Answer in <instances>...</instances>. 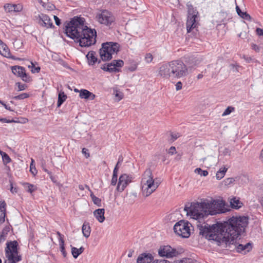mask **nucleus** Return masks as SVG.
<instances>
[{
	"instance_id": "18",
	"label": "nucleus",
	"mask_w": 263,
	"mask_h": 263,
	"mask_svg": "<svg viewBox=\"0 0 263 263\" xmlns=\"http://www.w3.org/2000/svg\"><path fill=\"white\" fill-rule=\"evenodd\" d=\"M153 260L154 257L152 254L143 253L138 257L137 263H151Z\"/></svg>"
},
{
	"instance_id": "45",
	"label": "nucleus",
	"mask_w": 263,
	"mask_h": 263,
	"mask_svg": "<svg viewBox=\"0 0 263 263\" xmlns=\"http://www.w3.org/2000/svg\"><path fill=\"white\" fill-rule=\"evenodd\" d=\"M230 69L234 72H238L240 66L237 64H231L229 65Z\"/></svg>"
},
{
	"instance_id": "53",
	"label": "nucleus",
	"mask_w": 263,
	"mask_h": 263,
	"mask_svg": "<svg viewBox=\"0 0 263 263\" xmlns=\"http://www.w3.org/2000/svg\"><path fill=\"white\" fill-rule=\"evenodd\" d=\"M10 191H11V192L13 194L16 193L17 192V190H18L17 187L16 186H13V182L12 181H10Z\"/></svg>"
},
{
	"instance_id": "46",
	"label": "nucleus",
	"mask_w": 263,
	"mask_h": 263,
	"mask_svg": "<svg viewBox=\"0 0 263 263\" xmlns=\"http://www.w3.org/2000/svg\"><path fill=\"white\" fill-rule=\"evenodd\" d=\"M153 59V56L150 53H147L146 54L145 56V60L146 63H151Z\"/></svg>"
},
{
	"instance_id": "57",
	"label": "nucleus",
	"mask_w": 263,
	"mask_h": 263,
	"mask_svg": "<svg viewBox=\"0 0 263 263\" xmlns=\"http://www.w3.org/2000/svg\"><path fill=\"white\" fill-rule=\"evenodd\" d=\"M115 96L118 98V101L121 100L123 98V93L120 91H117Z\"/></svg>"
},
{
	"instance_id": "23",
	"label": "nucleus",
	"mask_w": 263,
	"mask_h": 263,
	"mask_svg": "<svg viewBox=\"0 0 263 263\" xmlns=\"http://www.w3.org/2000/svg\"><path fill=\"white\" fill-rule=\"evenodd\" d=\"M79 97L81 99L93 100L95 98L96 96L89 91L83 89L80 90Z\"/></svg>"
},
{
	"instance_id": "14",
	"label": "nucleus",
	"mask_w": 263,
	"mask_h": 263,
	"mask_svg": "<svg viewBox=\"0 0 263 263\" xmlns=\"http://www.w3.org/2000/svg\"><path fill=\"white\" fill-rule=\"evenodd\" d=\"M133 179V176L131 175L122 174L119 179L117 190L119 192H122L126 187L132 182Z\"/></svg>"
},
{
	"instance_id": "41",
	"label": "nucleus",
	"mask_w": 263,
	"mask_h": 263,
	"mask_svg": "<svg viewBox=\"0 0 263 263\" xmlns=\"http://www.w3.org/2000/svg\"><path fill=\"white\" fill-rule=\"evenodd\" d=\"M21 78L23 81L27 83L30 82L32 80L31 78L26 72V71L24 72Z\"/></svg>"
},
{
	"instance_id": "38",
	"label": "nucleus",
	"mask_w": 263,
	"mask_h": 263,
	"mask_svg": "<svg viewBox=\"0 0 263 263\" xmlns=\"http://www.w3.org/2000/svg\"><path fill=\"white\" fill-rule=\"evenodd\" d=\"M180 136L179 133H172L170 135V138H168V140L170 143H172Z\"/></svg>"
},
{
	"instance_id": "51",
	"label": "nucleus",
	"mask_w": 263,
	"mask_h": 263,
	"mask_svg": "<svg viewBox=\"0 0 263 263\" xmlns=\"http://www.w3.org/2000/svg\"><path fill=\"white\" fill-rule=\"evenodd\" d=\"M123 161V157L122 156H120L118 158V162L115 167V168H117V172H118L119 166L121 165Z\"/></svg>"
},
{
	"instance_id": "21",
	"label": "nucleus",
	"mask_w": 263,
	"mask_h": 263,
	"mask_svg": "<svg viewBox=\"0 0 263 263\" xmlns=\"http://www.w3.org/2000/svg\"><path fill=\"white\" fill-rule=\"evenodd\" d=\"M4 9L8 12H20L23 9L21 5L7 4L4 6Z\"/></svg>"
},
{
	"instance_id": "60",
	"label": "nucleus",
	"mask_w": 263,
	"mask_h": 263,
	"mask_svg": "<svg viewBox=\"0 0 263 263\" xmlns=\"http://www.w3.org/2000/svg\"><path fill=\"white\" fill-rule=\"evenodd\" d=\"M55 23L57 26H59L61 24V20L56 15L53 16Z\"/></svg>"
},
{
	"instance_id": "26",
	"label": "nucleus",
	"mask_w": 263,
	"mask_h": 263,
	"mask_svg": "<svg viewBox=\"0 0 263 263\" xmlns=\"http://www.w3.org/2000/svg\"><path fill=\"white\" fill-rule=\"evenodd\" d=\"M96 52L93 51H89L86 55L89 65H93L98 61V59L96 57Z\"/></svg>"
},
{
	"instance_id": "19",
	"label": "nucleus",
	"mask_w": 263,
	"mask_h": 263,
	"mask_svg": "<svg viewBox=\"0 0 263 263\" xmlns=\"http://www.w3.org/2000/svg\"><path fill=\"white\" fill-rule=\"evenodd\" d=\"M5 256L6 259L5 260L4 263H17L22 260V256L20 255L16 256L11 253H6Z\"/></svg>"
},
{
	"instance_id": "62",
	"label": "nucleus",
	"mask_w": 263,
	"mask_h": 263,
	"mask_svg": "<svg viewBox=\"0 0 263 263\" xmlns=\"http://www.w3.org/2000/svg\"><path fill=\"white\" fill-rule=\"evenodd\" d=\"M256 34L259 36L263 35V29H261L259 28H257L256 29Z\"/></svg>"
},
{
	"instance_id": "8",
	"label": "nucleus",
	"mask_w": 263,
	"mask_h": 263,
	"mask_svg": "<svg viewBox=\"0 0 263 263\" xmlns=\"http://www.w3.org/2000/svg\"><path fill=\"white\" fill-rule=\"evenodd\" d=\"M204 206L207 215H214L217 214L224 213L228 210L224 208V202L219 200H204Z\"/></svg>"
},
{
	"instance_id": "48",
	"label": "nucleus",
	"mask_w": 263,
	"mask_h": 263,
	"mask_svg": "<svg viewBox=\"0 0 263 263\" xmlns=\"http://www.w3.org/2000/svg\"><path fill=\"white\" fill-rule=\"evenodd\" d=\"M235 181V179L233 177L228 178L224 180L226 185H229Z\"/></svg>"
},
{
	"instance_id": "9",
	"label": "nucleus",
	"mask_w": 263,
	"mask_h": 263,
	"mask_svg": "<svg viewBox=\"0 0 263 263\" xmlns=\"http://www.w3.org/2000/svg\"><path fill=\"white\" fill-rule=\"evenodd\" d=\"M187 7V20L186 23L187 33H190L194 30L197 25L196 18L198 14V12L190 2L186 4Z\"/></svg>"
},
{
	"instance_id": "28",
	"label": "nucleus",
	"mask_w": 263,
	"mask_h": 263,
	"mask_svg": "<svg viewBox=\"0 0 263 263\" xmlns=\"http://www.w3.org/2000/svg\"><path fill=\"white\" fill-rule=\"evenodd\" d=\"M230 202L231 208L235 209H238L243 205L242 203L239 200V199L236 197H233L231 199Z\"/></svg>"
},
{
	"instance_id": "58",
	"label": "nucleus",
	"mask_w": 263,
	"mask_h": 263,
	"mask_svg": "<svg viewBox=\"0 0 263 263\" xmlns=\"http://www.w3.org/2000/svg\"><path fill=\"white\" fill-rule=\"evenodd\" d=\"M82 152L83 154H84V155L86 158H88V157H89L90 155H89V153H88V150L87 148H83L82 149Z\"/></svg>"
},
{
	"instance_id": "49",
	"label": "nucleus",
	"mask_w": 263,
	"mask_h": 263,
	"mask_svg": "<svg viewBox=\"0 0 263 263\" xmlns=\"http://www.w3.org/2000/svg\"><path fill=\"white\" fill-rule=\"evenodd\" d=\"M243 58L246 61V62L248 63H254L256 61L255 59L246 55H243Z\"/></svg>"
},
{
	"instance_id": "33",
	"label": "nucleus",
	"mask_w": 263,
	"mask_h": 263,
	"mask_svg": "<svg viewBox=\"0 0 263 263\" xmlns=\"http://www.w3.org/2000/svg\"><path fill=\"white\" fill-rule=\"evenodd\" d=\"M84 248L83 247L78 249L76 247H71V253L74 258H77L81 253L83 252Z\"/></svg>"
},
{
	"instance_id": "55",
	"label": "nucleus",
	"mask_w": 263,
	"mask_h": 263,
	"mask_svg": "<svg viewBox=\"0 0 263 263\" xmlns=\"http://www.w3.org/2000/svg\"><path fill=\"white\" fill-rule=\"evenodd\" d=\"M168 153L171 155L176 153V147L175 146H171L168 150Z\"/></svg>"
},
{
	"instance_id": "20",
	"label": "nucleus",
	"mask_w": 263,
	"mask_h": 263,
	"mask_svg": "<svg viewBox=\"0 0 263 263\" xmlns=\"http://www.w3.org/2000/svg\"><path fill=\"white\" fill-rule=\"evenodd\" d=\"M235 249L238 253H241L244 251V253L246 254L249 252L252 249V243L248 242L245 245L242 244L236 245Z\"/></svg>"
},
{
	"instance_id": "61",
	"label": "nucleus",
	"mask_w": 263,
	"mask_h": 263,
	"mask_svg": "<svg viewBox=\"0 0 263 263\" xmlns=\"http://www.w3.org/2000/svg\"><path fill=\"white\" fill-rule=\"evenodd\" d=\"M57 234L58 236L59 243H61V240L62 241H64V239H63L64 236L62 234H61L59 231H58L57 232Z\"/></svg>"
},
{
	"instance_id": "30",
	"label": "nucleus",
	"mask_w": 263,
	"mask_h": 263,
	"mask_svg": "<svg viewBox=\"0 0 263 263\" xmlns=\"http://www.w3.org/2000/svg\"><path fill=\"white\" fill-rule=\"evenodd\" d=\"M67 98V96L65 94L64 92L61 90L58 95L57 107H60L61 105L66 101Z\"/></svg>"
},
{
	"instance_id": "34",
	"label": "nucleus",
	"mask_w": 263,
	"mask_h": 263,
	"mask_svg": "<svg viewBox=\"0 0 263 263\" xmlns=\"http://www.w3.org/2000/svg\"><path fill=\"white\" fill-rule=\"evenodd\" d=\"M23 185L25 190L30 193H33L36 190V187L35 186L29 183H24Z\"/></svg>"
},
{
	"instance_id": "52",
	"label": "nucleus",
	"mask_w": 263,
	"mask_h": 263,
	"mask_svg": "<svg viewBox=\"0 0 263 263\" xmlns=\"http://www.w3.org/2000/svg\"><path fill=\"white\" fill-rule=\"evenodd\" d=\"M33 160L32 159V162L30 164V171L31 172V173L33 175H35L37 173V170L35 168V166H33Z\"/></svg>"
},
{
	"instance_id": "44",
	"label": "nucleus",
	"mask_w": 263,
	"mask_h": 263,
	"mask_svg": "<svg viewBox=\"0 0 263 263\" xmlns=\"http://www.w3.org/2000/svg\"><path fill=\"white\" fill-rule=\"evenodd\" d=\"M2 157L4 163H9L10 162L11 160L8 155L6 153H3Z\"/></svg>"
},
{
	"instance_id": "16",
	"label": "nucleus",
	"mask_w": 263,
	"mask_h": 263,
	"mask_svg": "<svg viewBox=\"0 0 263 263\" xmlns=\"http://www.w3.org/2000/svg\"><path fill=\"white\" fill-rule=\"evenodd\" d=\"M18 242L16 240L7 241L6 243V247L5 249L6 253H9V254H12L15 255H18Z\"/></svg>"
},
{
	"instance_id": "40",
	"label": "nucleus",
	"mask_w": 263,
	"mask_h": 263,
	"mask_svg": "<svg viewBox=\"0 0 263 263\" xmlns=\"http://www.w3.org/2000/svg\"><path fill=\"white\" fill-rule=\"evenodd\" d=\"M195 172L200 175L201 176H206L208 175V172L207 171L202 170L200 168H196Z\"/></svg>"
},
{
	"instance_id": "27",
	"label": "nucleus",
	"mask_w": 263,
	"mask_h": 263,
	"mask_svg": "<svg viewBox=\"0 0 263 263\" xmlns=\"http://www.w3.org/2000/svg\"><path fill=\"white\" fill-rule=\"evenodd\" d=\"M6 204L4 201L0 202V223L5 221Z\"/></svg>"
},
{
	"instance_id": "25",
	"label": "nucleus",
	"mask_w": 263,
	"mask_h": 263,
	"mask_svg": "<svg viewBox=\"0 0 263 263\" xmlns=\"http://www.w3.org/2000/svg\"><path fill=\"white\" fill-rule=\"evenodd\" d=\"M12 73L15 76L21 77L24 72H25V68L20 66H14L11 67Z\"/></svg>"
},
{
	"instance_id": "24",
	"label": "nucleus",
	"mask_w": 263,
	"mask_h": 263,
	"mask_svg": "<svg viewBox=\"0 0 263 263\" xmlns=\"http://www.w3.org/2000/svg\"><path fill=\"white\" fill-rule=\"evenodd\" d=\"M104 213L105 210L104 209H99L93 212L94 216L100 222H103L104 221Z\"/></svg>"
},
{
	"instance_id": "63",
	"label": "nucleus",
	"mask_w": 263,
	"mask_h": 263,
	"mask_svg": "<svg viewBox=\"0 0 263 263\" xmlns=\"http://www.w3.org/2000/svg\"><path fill=\"white\" fill-rule=\"evenodd\" d=\"M251 47L252 49L255 50L256 52H259V47L255 44H251Z\"/></svg>"
},
{
	"instance_id": "3",
	"label": "nucleus",
	"mask_w": 263,
	"mask_h": 263,
	"mask_svg": "<svg viewBox=\"0 0 263 263\" xmlns=\"http://www.w3.org/2000/svg\"><path fill=\"white\" fill-rule=\"evenodd\" d=\"M188 74L186 65L180 60L172 61L162 65L159 69V74L163 78H180Z\"/></svg>"
},
{
	"instance_id": "37",
	"label": "nucleus",
	"mask_w": 263,
	"mask_h": 263,
	"mask_svg": "<svg viewBox=\"0 0 263 263\" xmlns=\"http://www.w3.org/2000/svg\"><path fill=\"white\" fill-rule=\"evenodd\" d=\"M118 180V172L117 168H114L113 171V174L111 180V184L112 185H115L117 184Z\"/></svg>"
},
{
	"instance_id": "36",
	"label": "nucleus",
	"mask_w": 263,
	"mask_h": 263,
	"mask_svg": "<svg viewBox=\"0 0 263 263\" xmlns=\"http://www.w3.org/2000/svg\"><path fill=\"white\" fill-rule=\"evenodd\" d=\"M228 168L226 167L221 168L218 171L216 174V177L217 179L220 180L222 179L225 175L226 172H227Z\"/></svg>"
},
{
	"instance_id": "6",
	"label": "nucleus",
	"mask_w": 263,
	"mask_h": 263,
	"mask_svg": "<svg viewBox=\"0 0 263 263\" xmlns=\"http://www.w3.org/2000/svg\"><path fill=\"white\" fill-rule=\"evenodd\" d=\"M120 45L116 42H106L102 44L99 50L100 57L102 61H108L112 58V54L119 51Z\"/></svg>"
},
{
	"instance_id": "35",
	"label": "nucleus",
	"mask_w": 263,
	"mask_h": 263,
	"mask_svg": "<svg viewBox=\"0 0 263 263\" xmlns=\"http://www.w3.org/2000/svg\"><path fill=\"white\" fill-rule=\"evenodd\" d=\"M10 231V228L8 227H6L3 229L1 234L0 235V243L4 241L7 237L8 233Z\"/></svg>"
},
{
	"instance_id": "10",
	"label": "nucleus",
	"mask_w": 263,
	"mask_h": 263,
	"mask_svg": "<svg viewBox=\"0 0 263 263\" xmlns=\"http://www.w3.org/2000/svg\"><path fill=\"white\" fill-rule=\"evenodd\" d=\"M184 252V249L181 247L173 248L170 246H161L158 250V254L161 257L173 258L178 256Z\"/></svg>"
},
{
	"instance_id": "42",
	"label": "nucleus",
	"mask_w": 263,
	"mask_h": 263,
	"mask_svg": "<svg viewBox=\"0 0 263 263\" xmlns=\"http://www.w3.org/2000/svg\"><path fill=\"white\" fill-rule=\"evenodd\" d=\"M235 108L232 106H228L222 113V116H226L230 114L232 112L234 111Z\"/></svg>"
},
{
	"instance_id": "2",
	"label": "nucleus",
	"mask_w": 263,
	"mask_h": 263,
	"mask_svg": "<svg viewBox=\"0 0 263 263\" xmlns=\"http://www.w3.org/2000/svg\"><path fill=\"white\" fill-rule=\"evenodd\" d=\"M248 224L247 217H232L228 221L219 223L220 235L213 234V238L221 240L222 244L233 245L235 239L245 232Z\"/></svg>"
},
{
	"instance_id": "29",
	"label": "nucleus",
	"mask_w": 263,
	"mask_h": 263,
	"mask_svg": "<svg viewBox=\"0 0 263 263\" xmlns=\"http://www.w3.org/2000/svg\"><path fill=\"white\" fill-rule=\"evenodd\" d=\"M82 231L83 236L86 238H88L90 236L91 228L88 222H85L83 223L82 228Z\"/></svg>"
},
{
	"instance_id": "39",
	"label": "nucleus",
	"mask_w": 263,
	"mask_h": 263,
	"mask_svg": "<svg viewBox=\"0 0 263 263\" xmlns=\"http://www.w3.org/2000/svg\"><path fill=\"white\" fill-rule=\"evenodd\" d=\"M29 97V95L28 93H21V94H20L19 95H17V96L13 97V99L15 100H23L24 99L28 98Z\"/></svg>"
},
{
	"instance_id": "1",
	"label": "nucleus",
	"mask_w": 263,
	"mask_h": 263,
	"mask_svg": "<svg viewBox=\"0 0 263 263\" xmlns=\"http://www.w3.org/2000/svg\"><path fill=\"white\" fill-rule=\"evenodd\" d=\"M85 20L80 16H74L70 21L64 24L65 33L79 43L82 47H88L96 44L97 31L85 25Z\"/></svg>"
},
{
	"instance_id": "4",
	"label": "nucleus",
	"mask_w": 263,
	"mask_h": 263,
	"mask_svg": "<svg viewBox=\"0 0 263 263\" xmlns=\"http://www.w3.org/2000/svg\"><path fill=\"white\" fill-rule=\"evenodd\" d=\"M204 204V201L200 203H188L185 205L184 210L186 212V214L190 215L192 218L199 220L208 216Z\"/></svg>"
},
{
	"instance_id": "31",
	"label": "nucleus",
	"mask_w": 263,
	"mask_h": 263,
	"mask_svg": "<svg viewBox=\"0 0 263 263\" xmlns=\"http://www.w3.org/2000/svg\"><path fill=\"white\" fill-rule=\"evenodd\" d=\"M86 187L90 192V197L93 202V203L98 206H101V200L97 197L92 193V192L90 190L89 187L87 185H85Z\"/></svg>"
},
{
	"instance_id": "12",
	"label": "nucleus",
	"mask_w": 263,
	"mask_h": 263,
	"mask_svg": "<svg viewBox=\"0 0 263 263\" xmlns=\"http://www.w3.org/2000/svg\"><path fill=\"white\" fill-rule=\"evenodd\" d=\"M97 20L101 24L109 26L115 21L112 13L106 10H102L96 16Z\"/></svg>"
},
{
	"instance_id": "17",
	"label": "nucleus",
	"mask_w": 263,
	"mask_h": 263,
	"mask_svg": "<svg viewBox=\"0 0 263 263\" xmlns=\"http://www.w3.org/2000/svg\"><path fill=\"white\" fill-rule=\"evenodd\" d=\"M39 23L42 26L46 27L47 28L54 27L52 21L47 15L42 13L39 15Z\"/></svg>"
},
{
	"instance_id": "59",
	"label": "nucleus",
	"mask_w": 263,
	"mask_h": 263,
	"mask_svg": "<svg viewBox=\"0 0 263 263\" xmlns=\"http://www.w3.org/2000/svg\"><path fill=\"white\" fill-rule=\"evenodd\" d=\"M0 103L7 110L10 111H12V110L11 109V107L7 105L6 103H4V101L0 100Z\"/></svg>"
},
{
	"instance_id": "22",
	"label": "nucleus",
	"mask_w": 263,
	"mask_h": 263,
	"mask_svg": "<svg viewBox=\"0 0 263 263\" xmlns=\"http://www.w3.org/2000/svg\"><path fill=\"white\" fill-rule=\"evenodd\" d=\"M0 53L2 55L6 58L13 60L16 59L14 56H11L9 48L3 42L0 45Z\"/></svg>"
},
{
	"instance_id": "54",
	"label": "nucleus",
	"mask_w": 263,
	"mask_h": 263,
	"mask_svg": "<svg viewBox=\"0 0 263 263\" xmlns=\"http://www.w3.org/2000/svg\"><path fill=\"white\" fill-rule=\"evenodd\" d=\"M0 121L3 123H12V122H18V121L14 120V119H7L6 118H0Z\"/></svg>"
},
{
	"instance_id": "15",
	"label": "nucleus",
	"mask_w": 263,
	"mask_h": 263,
	"mask_svg": "<svg viewBox=\"0 0 263 263\" xmlns=\"http://www.w3.org/2000/svg\"><path fill=\"white\" fill-rule=\"evenodd\" d=\"M184 61L189 67H193L201 62L202 58L198 54L186 55L184 57Z\"/></svg>"
},
{
	"instance_id": "32",
	"label": "nucleus",
	"mask_w": 263,
	"mask_h": 263,
	"mask_svg": "<svg viewBox=\"0 0 263 263\" xmlns=\"http://www.w3.org/2000/svg\"><path fill=\"white\" fill-rule=\"evenodd\" d=\"M236 9L238 15L241 18L248 21L251 20V16L247 12H242L238 6H236Z\"/></svg>"
},
{
	"instance_id": "13",
	"label": "nucleus",
	"mask_w": 263,
	"mask_h": 263,
	"mask_svg": "<svg viewBox=\"0 0 263 263\" xmlns=\"http://www.w3.org/2000/svg\"><path fill=\"white\" fill-rule=\"evenodd\" d=\"M123 65L124 62L123 60H115L109 63H105L102 65L100 68L105 71L116 72L120 71L118 67H122Z\"/></svg>"
},
{
	"instance_id": "64",
	"label": "nucleus",
	"mask_w": 263,
	"mask_h": 263,
	"mask_svg": "<svg viewBox=\"0 0 263 263\" xmlns=\"http://www.w3.org/2000/svg\"><path fill=\"white\" fill-rule=\"evenodd\" d=\"M192 260L190 258H183L182 260H181V263H191Z\"/></svg>"
},
{
	"instance_id": "50",
	"label": "nucleus",
	"mask_w": 263,
	"mask_h": 263,
	"mask_svg": "<svg viewBox=\"0 0 263 263\" xmlns=\"http://www.w3.org/2000/svg\"><path fill=\"white\" fill-rule=\"evenodd\" d=\"M16 85H17L18 86V91H22L25 90L26 87L27 85L24 84H21L20 82L16 83Z\"/></svg>"
},
{
	"instance_id": "43",
	"label": "nucleus",
	"mask_w": 263,
	"mask_h": 263,
	"mask_svg": "<svg viewBox=\"0 0 263 263\" xmlns=\"http://www.w3.org/2000/svg\"><path fill=\"white\" fill-rule=\"evenodd\" d=\"M60 251L62 253V255L64 257H66L67 255V253L64 247V241H62L61 240V243H59Z\"/></svg>"
},
{
	"instance_id": "11",
	"label": "nucleus",
	"mask_w": 263,
	"mask_h": 263,
	"mask_svg": "<svg viewBox=\"0 0 263 263\" xmlns=\"http://www.w3.org/2000/svg\"><path fill=\"white\" fill-rule=\"evenodd\" d=\"M190 225H191L188 221L180 220L174 226V232L182 238H189L191 235Z\"/></svg>"
},
{
	"instance_id": "47",
	"label": "nucleus",
	"mask_w": 263,
	"mask_h": 263,
	"mask_svg": "<svg viewBox=\"0 0 263 263\" xmlns=\"http://www.w3.org/2000/svg\"><path fill=\"white\" fill-rule=\"evenodd\" d=\"M31 72L32 73H39L41 70V68L39 66L35 67L34 64L32 62H31Z\"/></svg>"
},
{
	"instance_id": "56",
	"label": "nucleus",
	"mask_w": 263,
	"mask_h": 263,
	"mask_svg": "<svg viewBox=\"0 0 263 263\" xmlns=\"http://www.w3.org/2000/svg\"><path fill=\"white\" fill-rule=\"evenodd\" d=\"M152 263H170V262L165 259H155Z\"/></svg>"
},
{
	"instance_id": "7",
	"label": "nucleus",
	"mask_w": 263,
	"mask_h": 263,
	"mask_svg": "<svg viewBox=\"0 0 263 263\" xmlns=\"http://www.w3.org/2000/svg\"><path fill=\"white\" fill-rule=\"evenodd\" d=\"M219 228V223H217L216 224H213L212 226H210L208 224H205L204 226H199V234L201 235L209 240H212L217 242V245L218 246H220L222 245V241L220 239H215V238H213V234H215L216 235H220V230Z\"/></svg>"
},
{
	"instance_id": "5",
	"label": "nucleus",
	"mask_w": 263,
	"mask_h": 263,
	"mask_svg": "<svg viewBox=\"0 0 263 263\" xmlns=\"http://www.w3.org/2000/svg\"><path fill=\"white\" fill-rule=\"evenodd\" d=\"M142 190L146 196L150 195L159 186L158 182H155L152 172L150 168L146 169L144 172L142 179Z\"/></svg>"
}]
</instances>
